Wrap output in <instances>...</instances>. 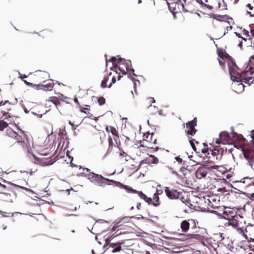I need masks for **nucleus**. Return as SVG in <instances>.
Instances as JSON below:
<instances>
[{
	"instance_id": "obj_45",
	"label": "nucleus",
	"mask_w": 254,
	"mask_h": 254,
	"mask_svg": "<svg viewBox=\"0 0 254 254\" xmlns=\"http://www.w3.org/2000/svg\"><path fill=\"white\" fill-rule=\"evenodd\" d=\"M215 142L216 144H220L221 143H222L223 144H225L224 143L222 142V141L221 140H220L219 139H216V141H215Z\"/></svg>"
},
{
	"instance_id": "obj_7",
	"label": "nucleus",
	"mask_w": 254,
	"mask_h": 254,
	"mask_svg": "<svg viewBox=\"0 0 254 254\" xmlns=\"http://www.w3.org/2000/svg\"><path fill=\"white\" fill-rule=\"evenodd\" d=\"M215 20L222 22V26L227 28V26L233 25L234 21L231 17H213Z\"/></svg>"
},
{
	"instance_id": "obj_9",
	"label": "nucleus",
	"mask_w": 254,
	"mask_h": 254,
	"mask_svg": "<svg viewBox=\"0 0 254 254\" xmlns=\"http://www.w3.org/2000/svg\"><path fill=\"white\" fill-rule=\"evenodd\" d=\"M165 192L166 195L172 199L178 198L180 195V192H178L176 190L170 189L168 187L165 188Z\"/></svg>"
},
{
	"instance_id": "obj_1",
	"label": "nucleus",
	"mask_w": 254,
	"mask_h": 254,
	"mask_svg": "<svg viewBox=\"0 0 254 254\" xmlns=\"http://www.w3.org/2000/svg\"><path fill=\"white\" fill-rule=\"evenodd\" d=\"M218 55L220 57V59H218L220 65L222 66L226 63L231 80L239 83L237 89L239 92H243L244 90L245 86L243 82L248 84L249 85L253 83L254 77L248 75V71H242L239 69L233 59L229 55L224 53L222 54L219 53Z\"/></svg>"
},
{
	"instance_id": "obj_6",
	"label": "nucleus",
	"mask_w": 254,
	"mask_h": 254,
	"mask_svg": "<svg viewBox=\"0 0 254 254\" xmlns=\"http://www.w3.org/2000/svg\"><path fill=\"white\" fill-rule=\"evenodd\" d=\"M242 151L244 158L248 162L247 164L254 171V148L243 149Z\"/></svg>"
},
{
	"instance_id": "obj_57",
	"label": "nucleus",
	"mask_w": 254,
	"mask_h": 254,
	"mask_svg": "<svg viewBox=\"0 0 254 254\" xmlns=\"http://www.w3.org/2000/svg\"><path fill=\"white\" fill-rule=\"evenodd\" d=\"M243 40H242L241 41H240L239 42V47L241 48L242 47V44L243 43V42H242Z\"/></svg>"
},
{
	"instance_id": "obj_20",
	"label": "nucleus",
	"mask_w": 254,
	"mask_h": 254,
	"mask_svg": "<svg viewBox=\"0 0 254 254\" xmlns=\"http://www.w3.org/2000/svg\"><path fill=\"white\" fill-rule=\"evenodd\" d=\"M118 60V59H117L116 57H113L111 59H110L109 60H108L107 59H106V65H107L108 63L112 62L113 63V64H114V66H112L111 67H110V68L111 70H113V68L116 67L117 66V64H118V63H117Z\"/></svg>"
},
{
	"instance_id": "obj_53",
	"label": "nucleus",
	"mask_w": 254,
	"mask_h": 254,
	"mask_svg": "<svg viewBox=\"0 0 254 254\" xmlns=\"http://www.w3.org/2000/svg\"><path fill=\"white\" fill-rule=\"evenodd\" d=\"M111 127H107L106 128V131L109 133Z\"/></svg>"
},
{
	"instance_id": "obj_13",
	"label": "nucleus",
	"mask_w": 254,
	"mask_h": 254,
	"mask_svg": "<svg viewBox=\"0 0 254 254\" xmlns=\"http://www.w3.org/2000/svg\"><path fill=\"white\" fill-rule=\"evenodd\" d=\"M237 213L236 211L229 209L223 212V217L229 221L230 219H232Z\"/></svg>"
},
{
	"instance_id": "obj_35",
	"label": "nucleus",
	"mask_w": 254,
	"mask_h": 254,
	"mask_svg": "<svg viewBox=\"0 0 254 254\" xmlns=\"http://www.w3.org/2000/svg\"><path fill=\"white\" fill-rule=\"evenodd\" d=\"M117 247L113 249L112 251L113 253H115L116 252H120L121 250V247L120 246H116Z\"/></svg>"
},
{
	"instance_id": "obj_50",
	"label": "nucleus",
	"mask_w": 254,
	"mask_h": 254,
	"mask_svg": "<svg viewBox=\"0 0 254 254\" xmlns=\"http://www.w3.org/2000/svg\"><path fill=\"white\" fill-rule=\"evenodd\" d=\"M247 7H249V9L252 10L253 9V6L250 3L247 4Z\"/></svg>"
},
{
	"instance_id": "obj_39",
	"label": "nucleus",
	"mask_w": 254,
	"mask_h": 254,
	"mask_svg": "<svg viewBox=\"0 0 254 254\" xmlns=\"http://www.w3.org/2000/svg\"><path fill=\"white\" fill-rule=\"evenodd\" d=\"M175 159L177 161L179 164H182L183 162V159L181 158L179 156L175 157Z\"/></svg>"
},
{
	"instance_id": "obj_60",
	"label": "nucleus",
	"mask_w": 254,
	"mask_h": 254,
	"mask_svg": "<svg viewBox=\"0 0 254 254\" xmlns=\"http://www.w3.org/2000/svg\"><path fill=\"white\" fill-rule=\"evenodd\" d=\"M24 111L26 114H27L29 112V111L26 108L24 109Z\"/></svg>"
},
{
	"instance_id": "obj_23",
	"label": "nucleus",
	"mask_w": 254,
	"mask_h": 254,
	"mask_svg": "<svg viewBox=\"0 0 254 254\" xmlns=\"http://www.w3.org/2000/svg\"><path fill=\"white\" fill-rule=\"evenodd\" d=\"M246 182L249 183V184H253L254 185V179L253 178H245L241 181V182L243 183H245Z\"/></svg>"
},
{
	"instance_id": "obj_34",
	"label": "nucleus",
	"mask_w": 254,
	"mask_h": 254,
	"mask_svg": "<svg viewBox=\"0 0 254 254\" xmlns=\"http://www.w3.org/2000/svg\"><path fill=\"white\" fill-rule=\"evenodd\" d=\"M110 132L112 133V135L116 136L117 135V131L115 127H112L110 129Z\"/></svg>"
},
{
	"instance_id": "obj_36",
	"label": "nucleus",
	"mask_w": 254,
	"mask_h": 254,
	"mask_svg": "<svg viewBox=\"0 0 254 254\" xmlns=\"http://www.w3.org/2000/svg\"><path fill=\"white\" fill-rule=\"evenodd\" d=\"M55 144V141H53L50 144L49 147H46V149H49L48 151L52 150Z\"/></svg>"
},
{
	"instance_id": "obj_51",
	"label": "nucleus",
	"mask_w": 254,
	"mask_h": 254,
	"mask_svg": "<svg viewBox=\"0 0 254 254\" xmlns=\"http://www.w3.org/2000/svg\"><path fill=\"white\" fill-rule=\"evenodd\" d=\"M116 82V79H115V77L114 76H113L112 78V84H114L115 82Z\"/></svg>"
},
{
	"instance_id": "obj_43",
	"label": "nucleus",
	"mask_w": 254,
	"mask_h": 254,
	"mask_svg": "<svg viewBox=\"0 0 254 254\" xmlns=\"http://www.w3.org/2000/svg\"><path fill=\"white\" fill-rule=\"evenodd\" d=\"M88 108H82V109H81V112H83V113H85V114H87V115H89L90 113L88 112H86L85 111V110H88Z\"/></svg>"
},
{
	"instance_id": "obj_4",
	"label": "nucleus",
	"mask_w": 254,
	"mask_h": 254,
	"mask_svg": "<svg viewBox=\"0 0 254 254\" xmlns=\"http://www.w3.org/2000/svg\"><path fill=\"white\" fill-rule=\"evenodd\" d=\"M117 63L118 64H117L116 67H118L119 69L123 74H126L127 72H129L128 77L130 78L132 81L135 80V79L132 77L130 73V72H131L133 75L136 76V74L133 73L134 71V69L131 68L130 61H127L124 59L120 58H118Z\"/></svg>"
},
{
	"instance_id": "obj_22",
	"label": "nucleus",
	"mask_w": 254,
	"mask_h": 254,
	"mask_svg": "<svg viewBox=\"0 0 254 254\" xmlns=\"http://www.w3.org/2000/svg\"><path fill=\"white\" fill-rule=\"evenodd\" d=\"M138 196L142 199H144L146 202H149L152 201V199L148 197L145 194L142 192H138Z\"/></svg>"
},
{
	"instance_id": "obj_15",
	"label": "nucleus",
	"mask_w": 254,
	"mask_h": 254,
	"mask_svg": "<svg viewBox=\"0 0 254 254\" xmlns=\"http://www.w3.org/2000/svg\"><path fill=\"white\" fill-rule=\"evenodd\" d=\"M163 190L161 189H159L157 188L156 192L154 194V196L153 198V202L152 203L153 205L157 206L159 204V195H160L162 193Z\"/></svg>"
},
{
	"instance_id": "obj_55",
	"label": "nucleus",
	"mask_w": 254,
	"mask_h": 254,
	"mask_svg": "<svg viewBox=\"0 0 254 254\" xmlns=\"http://www.w3.org/2000/svg\"><path fill=\"white\" fill-rule=\"evenodd\" d=\"M124 244H125V242L124 241H122L121 242L117 243L118 246H121V245H123Z\"/></svg>"
},
{
	"instance_id": "obj_26",
	"label": "nucleus",
	"mask_w": 254,
	"mask_h": 254,
	"mask_svg": "<svg viewBox=\"0 0 254 254\" xmlns=\"http://www.w3.org/2000/svg\"><path fill=\"white\" fill-rule=\"evenodd\" d=\"M8 126V123L3 120L0 121V130H3Z\"/></svg>"
},
{
	"instance_id": "obj_28",
	"label": "nucleus",
	"mask_w": 254,
	"mask_h": 254,
	"mask_svg": "<svg viewBox=\"0 0 254 254\" xmlns=\"http://www.w3.org/2000/svg\"><path fill=\"white\" fill-rule=\"evenodd\" d=\"M39 71L41 72V76L43 78L45 79L49 77V74L48 72L46 71H42L41 70Z\"/></svg>"
},
{
	"instance_id": "obj_2",
	"label": "nucleus",
	"mask_w": 254,
	"mask_h": 254,
	"mask_svg": "<svg viewBox=\"0 0 254 254\" xmlns=\"http://www.w3.org/2000/svg\"><path fill=\"white\" fill-rule=\"evenodd\" d=\"M85 176L91 182L100 187H103L106 185H113L114 186L124 189L128 192L134 193L137 192L136 190L127 186L124 185L119 182L104 178L102 175L93 172H89Z\"/></svg>"
},
{
	"instance_id": "obj_37",
	"label": "nucleus",
	"mask_w": 254,
	"mask_h": 254,
	"mask_svg": "<svg viewBox=\"0 0 254 254\" xmlns=\"http://www.w3.org/2000/svg\"><path fill=\"white\" fill-rule=\"evenodd\" d=\"M125 218H123L119 220H117L116 221H115L114 223H113V225L114 224H118V227H119L121 225V221L123 219H124Z\"/></svg>"
},
{
	"instance_id": "obj_62",
	"label": "nucleus",
	"mask_w": 254,
	"mask_h": 254,
	"mask_svg": "<svg viewBox=\"0 0 254 254\" xmlns=\"http://www.w3.org/2000/svg\"><path fill=\"white\" fill-rule=\"evenodd\" d=\"M250 199H254V193L251 194V196L250 197Z\"/></svg>"
},
{
	"instance_id": "obj_32",
	"label": "nucleus",
	"mask_w": 254,
	"mask_h": 254,
	"mask_svg": "<svg viewBox=\"0 0 254 254\" xmlns=\"http://www.w3.org/2000/svg\"><path fill=\"white\" fill-rule=\"evenodd\" d=\"M219 136L221 138L227 137L229 136V133L226 131H222L220 133Z\"/></svg>"
},
{
	"instance_id": "obj_33",
	"label": "nucleus",
	"mask_w": 254,
	"mask_h": 254,
	"mask_svg": "<svg viewBox=\"0 0 254 254\" xmlns=\"http://www.w3.org/2000/svg\"><path fill=\"white\" fill-rule=\"evenodd\" d=\"M22 189L29 191V192L31 193V194H34V197L35 198H38V196H37V194L35 193L33 190H29L27 188H24V187H21Z\"/></svg>"
},
{
	"instance_id": "obj_56",
	"label": "nucleus",
	"mask_w": 254,
	"mask_h": 254,
	"mask_svg": "<svg viewBox=\"0 0 254 254\" xmlns=\"http://www.w3.org/2000/svg\"><path fill=\"white\" fill-rule=\"evenodd\" d=\"M158 114L160 115V116H161L162 115V114H163V111L162 110H158Z\"/></svg>"
},
{
	"instance_id": "obj_38",
	"label": "nucleus",
	"mask_w": 254,
	"mask_h": 254,
	"mask_svg": "<svg viewBox=\"0 0 254 254\" xmlns=\"http://www.w3.org/2000/svg\"><path fill=\"white\" fill-rule=\"evenodd\" d=\"M125 218H123L119 220H117L116 221H115L114 223H113V225L114 224H118V227H119L121 225V221L123 219H124Z\"/></svg>"
},
{
	"instance_id": "obj_14",
	"label": "nucleus",
	"mask_w": 254,
	"mask_h": 254,
	"mask_svg": "<svg viewBox=\"0 0 254 254\" xmlns=\"http://www.w3.org/2000/svg\"><path fill=\"white\" fill-rule=\"evenodd\" d=\"M33 156L34 157V158L35 159V160L34 161V163L35 164H39L43 166H46L51 165L53 164V163L51 161H45V160H44L42 159L38 158L36 157V156H35L33 154Z\"/></svg>"
},
{
	"instance_id": "obj_52",
	"label": "nucleus",
	"mask_w": 254,
	"mask_h": 254,
	"mask_svg": "<svg viewBox=\"0 0 254 254\" xmlns=\"http://www.w3.org/2000/svg\"><path fill=\"white\" fill-rule=\"evenodd\" d=\"M190 145H191V146H192V148H193V149H194V148H195V146H194V144H193V141H192V140H190Z\"/></svg>"
},
{
	"instance_id": "obj_19",
	"label": "nucleus",
	"mask_w": 254,
	"mask_h": 254,
	"mask_svg": "<svg viewBox=\"0 0 254 254\" xmlns=\"http://www.w3.org/2000/svg\"><path fill=\"white\" fill-rule=\"evenodd\" d=\"M181 228L183 232H187L190 228V223L187 220H184L181 223Z\"/></svg>"
},
{
	"instance_id": "obj_29",
	"label": "nucleus",
	"mask_w": 254,
	"mask_h": 254,
	"mask_svg": "<svg viewBox=\"0 0 254 254\" xmlns=\"http://www.w3.org/2000/svg\"><path fill=\"white\" fill-rule=\"evenodd\" d=\"M98 103L100 106L104 105L105 103V98L103 97H100L98 100Z\"/></svg>"
},
{
	"instance_id": "obj_58",
	"label": "nucleus",
	"mask_w": 254,
	"mask_h": 254,
	"mask_svg": "<svg viewBox=\"0 0 254 254\" xmlns=\"http://www.w3.org/2000/svg\"><path fill=\"white\" fill-rule=\"evenodd\" d=\"M32 114H33V115H36V116H38V117H39V118L42 117V115H38L37 114H36V113H34V112H32Z\"/></svg>"
},
{
	"instance_id": "obj_54",
	"label": "nucleus",
	"mask_w": 254,
	"mask_h": 254,
	"mask_svg": "<svg viewBox=\"0 0 254 254\" xmlns=\"http://www.w3.org/2000/svg\"><path fill=\"white\" fill-rule=\"evenodd\" d=\"M148 100H150V101H152V103H155V100L154 99V98H148Z\"/></svg>"
},
{
	"instance_id": "obj_27",
	"label": "nucleus",
	"mask_w": 254,
	"mask_h": 254,
	"mask_svg": "<svg viewBox=\"0 0 254 254\" xmlns=\"http://www.w3.org/2000/svg\"><path fill=\"white\" fill-rule=\"evenodd\" d=\"M250 137L252 139L251 142L253 145V148H254V130L251 131V133L250 134Z\"/></svg>"
},
{
	"instance_id": "obj_41",
	"label": "nucleus",
	"mask_w": 254,
	"mask_h": 254,
	"mask_svg": "<svg viewBox=\"0 0 254 254\" xmlns=\"http://www.w3.org/2000/svg\"><path fill=\"white\" fill-rule=\"evenodd\" d=\"M117 228H118V224H114L110 234H111L113 232H114Z\"/></svg>"
},
{
	"instance_id": "obj_21",
	"label": "nucleus",
	"mask_w": 254,
	"mask_h": 254,
	"mask_svg": "<svg viewBox=\"0 0 254 254\" xmlns=\"http://www.w3.org/2000/svg\"><path fill=\"white\" fill-rule=\"evenodd\" d=\"M52 103L53 104L56 105L57 104L59 103L58 99L56 97H52L50 99L47 101L46 105H49L50 103Z\"/></svg>"
},
{
	"instance_id": "obj_8",
	"label": "nucleus",
	"mask_w": 254,
	"mask_h": 254,
	"mask_svg": "<svg viewBox=\"0 0 254 254\" xmlns=\"http://www.w3.org/2000/svg\"><path fill=\"white\" fill-rule=\"evenodd\" d=\"M196 125V119L194 118L193 120L190 122H188L186 124V127L187 129L186 132L191 135H193L195 134L196 130L194 129V127Z\"/></svg>"
},
{
	"instance_id": "obj_64",
	"label": "nucleus",
	"mask_w": 254,
	"mask_h": 254,
	"mask_svg": "<svg viewBox=\"0 0 254 254\" xmlns=\"http://www.w3.org/2000/svg\"><path fill=\"white\" fill-rule=\"evenodd\" d=\"M234 33L236 34V36H237L238 37L240 38L241 37V36H240V34L239 33H238L237 32H234Z\"/></svg>"
},
{
	"instance_id": "obj_18",
	"label": "nucleus",
	"mask_w": 254,
	"mask_h": 254,
	"mask_svg": "<svg viewBox=\"0 0 254 254\" xmlns=\"http://www.w3.org/2000/svg\"><path fill=\"white\" fill-rule=\"evenodd\" d=\"M206 173L202 168L197 169L195 172V176L198 179L204 178L206 176Z\"/></svg>"
},
{
	"instance_id": "obj_12",
	"label": "nucleus",
	"mask_w": 254,
	"mask_h": 254,
	"mask_svg": "<svg viewBox=\"0 0 254 254\" xmlns=\"http://www.w3.org/2000/svg\"><path fill=\"white\" fill-rule=\"evenodd\" d=\"M178 235L179 236V237L177 238H175L174 237H168V236L164 237V238L166 239H169V240L176 239V240H178L179 241H182L188 240L190 239L193 238V235H185V234H181V233L178 234Z\"/></svg>"
},
{
	"instance_id": "obj_46",
	"label": "nucleus",
	"mask_w": 254,
	"mask_h": 254,
	"mask_svg": "<svg viewBox=\"0 0 254 254\" xmlns=\"http://www.w3.org/2000/svg\"><path fill=\"white\" fill-rule=\"evenodd\" d=\"M232 29V25H230L229 26H227V28L226 30H227V32L231 30Z\"/></svg>"
},
{
	"instance_id": "obj_48",
	"label": "nucleus",
	"mask_w": 254,
	"mask_h": 254,
	"mask_svg": "<svg viewBox=\"0 0 254 254\" xmlns=\"http://www.w3.org/2000/svg\"><path fill=\"white\" fill-rule=\"evenodd\" d=\"M1 113H2V115H3V116H6V117H9V118L10 117V115H8V113H6V112H5V111H2V112H1Z\"/></svg>"
},
{
	"instance_id": "obj_40",
	"label": "nucleus",
	"mask_w": 254,
	"mask_h": 254,
	"mask_svg": "<svg viewBox=\"0 0 254 254\" xmlns=\"http://www.w3.org/2000/svg\"><path fill=\"white\" fill-rule=\"evenodd\" d=\"M112 236H111L109 238H107L105 240V246L109 245L110 244V242L111 241V238H112Z\"/></svg>"
},
{
	"instance_id": "obj_49",
	"label": "nucleus",
	"mask_w": 254,
	"mask_h": 254,
	"mask_svg": "<svg viewBox=\"0 0 254 254\" xmlns=\"http://www.w3.org/2000/svg\"><path fill=\"white\" fill-rule=\"evenodd\" d=\"M109 245H110V247H112V248H114V247H115L116 246H118L117 243H111V244H110Z\"/></svg>"
},
{
	"instance_id": "obj_63",
	"label": "nucleus",
	"mask_w": 254,
	"mask_h": 254,
	"mask_svg": "<svg viewBox=\"0 0 254 254\" xmlns=\"http://www.w3.org/2000/svg\"><path fill=\"white\" fill-rule=\"evenodd\" d=\"M234 33L236 34V36H237L238 37L240 38L241 37V36H240V34L239 33H238L237 32H234Z\"/></svg>"
},
{
	"instance_id": "obj_59",
	"label": "nucleus",
	"mask_w": 254,
	"mask_h": 254,
	"mask_svg": "<svg viewBox=\"0 0 254 254\" xmlns=\"http://www.w3.org/2000/svg\"><path fill=\"white\" fill-rule=\"evenodd\" d=\"M141 204L140 203H138L137 204V205H136V207L138 209H139V208H140V206Z\"/></svg>"
},
{
	"instance_id": "obj_3",
	"label": "nucleus",
	"mask_w": 254,
	"mask_h": 254,
	"mask_svg": "<svg viewBox=\"0 0 254 254\" xmlns=\"http://www.w3.org/2000/svg\"><path fill=\"white\" fill-rule=\"evenodd\" d=\"M6 133L9 137L14 138L17 143L23 148L29 149L31 147H34L33 143H30V138H27L22 130H19L18 132H16L7 129Z\"/></svg>"
},
{
	"instance_id": "obj_25",
	"label": "nucleus",
	"mask_w": 254,
	"mask_h": 254,
	"mask_svg": "<svg viewBox=\"0 0 254 254\" xmlns=\"http://www.w3.org/2000/svg\"><path fill=\"white\" fill-rule=\"evenodd\" d=\"M180 171L183 173V175H181L182 178L186 179V176L189 173V171L185 168H181Z\"/></svg>"
},
{
	"instance_id": "obj_16",
	"label": "nucleus",
	"mask_w": 254,
	"mask_h": 254,
	"mask_svg": "<svg viewBox=\"0 0 254 254\" xmlns=\"http://www.w3.org/2000/svg\"><path fill=\"white\" fill-rule=\"evenodd\" d=\"M38 85L40 86H38V88H37V89H40V87H43V89L45 91H51L54 87V83L52 80H50L49 82L47 84L44 85Z\"/></svg>"
},
{
	"instance_id": "obj_17",
	"label": "nucleus",
	"mask_w": 254,
	"mask_h": 254,
	"mask_svg": "<svg viewBox=\"0 0 254 254\" xmlns=\"http://www.w3.org/2000/svg\"><path fill=\"white\" fill-rule=\"evenodd\" d=\"M112 74L111 72H110L109 73L108 76H105L103 80L102 81L101 86L103 88H110L112 86V83H110L109 84H107V82L109 80V77L110 76H111Z\"/></svg>"
},
{
	"instance_id": "obj_47",
	"label": "nucleus",
	"mask_w": 254,
	"mask_h": 254,
	"mask_svg": "<svg viewBox=\"0 0 254 254\" xmlns=\"http://www.w3.org/2000/svg\"><path fill=\"white\" fill-rule=\"evenodd\" d=\"M243 34L245 36H247V37H249V32L248 31H247V30H245L243 31Z\"/></svg>"
},
{
	"instance_id": "obj_10",
	"label": "nucleus",
	"mask_w": 254,
	"mask_h": 254,
	"mask_svg": "<svg viewBox=\"0 0 254 254\" xmlns=\"http://www.w3.org/2000/svg\"><path fill=\"white\" fill-rule=\"evenodd\" d=\"M248 71V75L253 76L254 79V55L249 58V63L244 71Z\"/></svg>"
},
{
	"instance_id": "obj_24",
	"label": "nucleus",
	"mask_w": 254,
	"mask_h": 254,
	"mask_svg": "<svg viewBox=\"0 0 254 254\" xmlns=\"http://www.w3.org/2000/svg\"><path fill=\"white\" fill-rule=\"evenodd\" d=\"M200 4L204 5L208 9L212 10L213 8V7L212 5L206 4V3L208 2V0H200Z\"/></svg>"
},
{
	"instance_id": "obj_42",
	"label": "nucleus",
	"mask_w": 254,
	"mask_h": 254,
	"mask_svg": "<svg viewBox=\"0 0 254 254\" xmlns=\"http://www.w3.org/2000/svg\"><path fill=\"white\" fill-rule=\"evenodd\" d=\"M7 103H9V105L10 104L8 100H6L4 102L3 101L0 102V106L4 105Z\"/></svg>"
},
{
	"instance_id": "obj_30",
	"label": "nucleus",
	"mask_w": 254,
	"mask_h": 254,
	"mask_svg": "<svg viewBox=\"0 0 254 254\" xmlns=\"http://www.w3.org/2000/svg\"><path fill=\"white\" fill-rule=\"evenodd\" d=\"M149 159H151L149 161L153 164H157L158 162V159L152 155L150 156Z\"/></svg>"
},
{
	"instance_id": "obj_5",
	"label": "nucleus",
	"mask_w": 254,
	"mask_h": 254,
	"mask_svg": "<svg viewBox=\"0 0 254 254\" xmlns=\"http://www.w3.org/2000/svg\"><path fill=\"white\" fill-rule=\"evenodd\" d=\"M167 3L169 10L174 15L182 11L192 13V11L185 9L184 3L181 0H173L171 2L167 1Z\"/></svg>"
},
{
	"instance_id": "obj_31",
	"label": "nucleus",
	"mask_w": 254,
	"mask_h": 254,
	"mask_svg": "<svg viewBox=\"0 0 254 254\" xmlns=\"http://www.w3.org/2000/svg\"><path fill=\"white\" fill-rule=\"evenodd\" d=\"M23 82H24V83L25 84H26L27 86H28L29 87H34V86H36V88H38V86H39V85H36V84H33L32 83L28 82L26 80H23Z\"/></svg>"
},
{
	"instance_id": "obj_11",
	"label": "nucleus",
	"mask_w": 254,
	"mask_h": 254,
	"mask_svg": "<svg viewBox=\"0 0 254 254\" xmlns=\"http://www.w3.org/2000/svg\"><path fill=\"white\" fill-rule=\"evenodd\" d=\"M242 218L243 217L237 213L232 219L228 221V223L229 225H231L233 227H238L240 220H241Z\"/></svg>"
},
{
	"instance_id": "obj_44",
	"label": "nucleus",
	"mask_w": 254,
	"mask_h": 254,
	"mask_svg": "<svg viewBox=\"0 0 254 254\" xmlns=\"http://www.w3.org/2000/svg\"><path fill=\"white\" fill-rule=\"evenodd\" d=\"M6 213L5 212H4V211H0V214L3 217H7V216H10L9 215H5V214H6Z\"/></svg>"
},
{
	"instance_id": "obj_61",
	"label": "nucleus",
	"mask_w": 254,
	"mask_h": 254,
	"mask_svg": "<svg viewBox=\"0 0 254 254\" xmlns=\"http://www.w3.org/2000/svg\"><path fill=\"white\" fill-rule=\"evenodd\" d=\"M202 152L203 153H206L207 152V150L206 149H202Z\"/></svg>"
}]
</instances>
